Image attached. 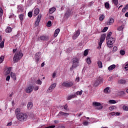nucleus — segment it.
<instances>
[{"label":"nucleus","mask_w":128,"mask_h":128,"mask_svg":"<svg viewBox=\"0 0 128 128\" xmlns=\"http://www.w3.org/2000/svg\"><path fill=\"white\" fill-rule=\"evenodd\" d=\"M125 16H126V18H128V12H127L126 13V14H125Z\"/></svg>","instance_id":"64"},{"label":"nucleus","mask_w":128,"mask_h":128,"mask_svg":"<svg viewBox=\"0 0 128 128\" xmlns=\"http://www.w3.org/2000/svg\"><path fill=\"white\" fill-rule=\"evenodd\" d=\"M38 14H40V9H38V8L35 9V10H34V16H38Z\"/></svg>","instance_id":"20"},{"label":"nucleus","mask_w":128,"mask_h":128,"mask_svg":"<svg viewBox=\"0 0 128 128\" xmlns=\"http://www.w3.org/2000/svg\"><path fill=\"white\" fill-rule=\"evenodd\" d=\"M36 84H42V80H38L36 81Z\"/></svg>","instance_id":"40"},{"label":"nucleus","mask_w":128,"mask_h":128,"mask_svg":"<svg viewBox=\"0 0 128 128\" xmlns=\"http://www.w3.org/2000/svg\"><path fill=\"white\" fill-rule=\"evenodd\" d=\"M76 94L70 95L68 96V100H70L72 98H76Z\"/></svg>","instance_id":"24"},{"label":"nucleus","mask_w":128,"mask_h":128,"mask_svg":"<svg viewBox=\"0 0 128 128\" xmlns=\"http://www.w3.org/2000/svg\"><path fill=\"white\" fill-rule=\"evenodd\" d=\"M48 36H40V38H38V40H48Z\"/></svg>","instance_id":"13"},{"label":"nucleus","mask_w":128,"mask_h":128,"mask_svg":"<svg viewBox=\"0 0 128 128\" xmlns=\"http://www.w3.org/2000/svg\"><path fill=\"white\" fill-rule=\"evenodd\" d=\"M20 112H21L20 108H18L16 109L15 114H16V115L18 114H20Z\"/></svg>","instance_id":"31"},{"label":"nucleus","mask_w":128,"mask_h":128,"mask_svg":"<svg viewBox=\"0 0 128 128\" xmlns=\"http://www.w3.org/2000/svg\"><path fill=\"white\" fill-rule=\"evenodd\" d=\"M24 14H20L18 16L19 18H20V20H21V22H22V20H24Z\"/></svg>","instance_id":"28"},{"label":"nucleus","mask_w":128,"mask_h":128,"mask_svg":"<svg viewBox=\"0 0 128 128\" xmlns=\"http://www.w3.org/2000/svg\"><path fill=\"white\" fill-rule=\"evenodd\" d=\"M12 126V122H10L6 125L7 126Z\"/></svg>","instance_id":"58"},{"label":"nucleus","mask_w":128,"mask_h":128,"mask_svg":"<svg viewBox=\"0 0 128 128\" xmlns=\"http://www.w3.org/2000/svg\"><path fill=\"white\" fill-rule=\"evenodd\" d=\"M76 94L77 96H82V90H81L80 91H78L76 92Z\"/></svg>","instance_id":"33"},{"label":"nucleus","mask_w":128,"mask_h":128,"mask_svg":"<svg viewBox=\"0 0 128 128\" xmlns=\"http://www.w3.org/2000/svg\"><path fill=\"white\" fill-rule=\"evenodd\" d=\"M18 12H22V10H24V8L22 6V5H19L17 7Z\"/></svg>","instance_id":"21"},{"label":"nucleus","mask_w":128,"mask_h":128,"mask_svg":"<svg viewBox=\"0 0 128 128\" xmlns=\"http://www.w3.org/2000/svg\"><path fill=\"white\" fill-rule=\"evenodd\" d=\"M124 68L125 70H126V68H128V63L126 64Z\"/></svg>","instance_id":"63"},{"label":"nucleus","mask_w":128,"mask_h":128,"mask_svg":"<svg viewBox=\"0 0 128 128\" xmlns=\"http://www.w3.org/2000/svg\"><path fill=\"white\" fill-rule=\"evenodd\" d=\"M114 68H116V66L114 64L111 65L108 68V70H114Z\"/></svg>","instance_id":"27"},{"label":"nucleus","mask_w":128,"mask_h":128,"mask_svg":"<svg viewBox=\"0 0 128 128\" xmlns=\"http://www.w3.org/2000/svg\"><path fill=\"white\" fill-rule=\"evenodd\" d=\"M68 116V113L60 112L57 115V116Z\"/></svg>","instance_id":"15"},{"label":"nucleus","mask_w":128,"mask_h":128,"mask_svg":"<svg viewBox=\"0 0 128 128\" xmlns=\"http://www.w3.org/2000/svg\"><path fill=\"white\" fill-rule=\"evenodd\" d=\"M22 56H24V54L22 50L16 51L13 58L14 62H18L20 60Z\"/></svg>","instance_id":"3"},{"label":"nucleus","mask_w":128,"mask_h":128,"mask_svg":"<svg viewBox=\"0 0 128 128\" xmlns=\"http://www.w3.org/2000/svg\"><path fill=\"white\" fill-rule=\"evenodd\" d=\"M71 62L72 63V67L70 68V70H72V68H76L80 66V59L76 57L72 58Z\"/></svg>","instance_id":"4"},{"label":"nucleus","mask_w":128,"mask_h":128,"mask_svg":"<svg viewBox=\"0 0 128 128\" xmlns=\"http://www.w3.org/2000/svg\"><path fill=\"white\" fill-rule=\"evenodd\" d=\"M56 72H54V73L52 74V78H56Z\"/></svg>","instance_id":"48"},{"label":"nucleus","mask_w":128,"mask_h":128,"mask_svg":"<svg viewBox=\"0 0 128 128\" xmlns=\"http://www.w3.org/2000/svg\"><path fill=\"white\" fill-rule=\"evenodd\" d=\"M56 8H52L49 10V12L50 14H54V12H56Z\"/></svg>","instance_id":"26"},{"label":"nucleus","mask_w":128,"mask_h":128,"mask_svg":"<svg viewBox=\"0 0 128 128\" xmlns=\"http://www.w3.org/2000/svg\"><path fill=\"white\" fill-rule=\"evenodd\" d=\"M10 76H7V77L6 78V80H7V82H8V80H10Z\"/></svg>","instance_id":"53"},{"label":"nucleus","mask_w":128,"mask_h":128,"mask_svg":"<svg viewBox=\"0 0 128 128\" xmlns=\"http://www.w3.org/2000/svg\"><path fill=\"white\" fill-rule=\"evenodd\" d=\"M56 86V83L51 84L49 88L48 89L47 92H52Z\"/></svg>","instance_id":"9"},{"label":"nucleus","mask_w":128,"mask_h":128,"mask_svg":"<svg viewBox=\"0 0 128 128\" xmlns=\"http://www.w3.org/2000/svg\"><path fill=\"white\" fill-rule=\"evenodd\" d=\"M116 107L115 106H113L110 107L109 110H116Z\"/></svg>","instance_id":"42"},{"label":"nucleus","mask_w":128,"mask_h":128,"mask_svg":"<svg viewBox=\"0 0 128 128\" xmlns=\"http://www.w3.org/2000/svg\"><path fill=\"white\" fill-rule=\"evenodd\" d=\"M125 10H128V4H126L125 7L124 8Z\"/></svg>","instance_id":"62"},{"label":"nucleus","mask_w":128,"mask_h":128,"mask_svg":"<svg viewBox=\"0 0 128 128\" xmlns=\"http://www.w3.org/2000/svg\"><path fill=\"white\" fill-rule=\"evenodd\" d=\"M42 54V52H38L36 54H35V57H36V61L37 62H38L40 60V56Z\"/></svg>","instance_id":"16"},{"label":"nucleus","mask_w":128,"mask_h":128,"mask_svg":"<svg viewBox=\"0 0 128 128\" xmlns=\"http://www.w3.org/2000/svg\"><path fill=\"white\" fill-rule=\"evenodd\" d=\"M10 76L12 78H13V80H16V74L12 72H10Z\"/></svg>","instance_id":"25"},{"label":"nucleus","mask_w":128,"mask_h":128,"mask_svg":"<svg viewBox=\"0 0 128 128\" xmlns=\"http://www.w3.org/2000/svg\"><path fill=\"white\" fill-rule=\"evenodd\" d=\"M49 18L50 20H53L54 19V16H50Z\"/></svg>","instance_id":"54"},{"label":"nucleus","mask_w":128,"mask_h":128,"mask_svg":"<svg viewBox=\"0 0 128 128\" xmlns=\"http://www.w3.org/2000/svg\"><path fill=\"white\" fill-rule=\"evenodd\" d=\"M10 72H12V67L8 68L5 70V74H10Z\"/></svg>","instance_id":"18"},{"label":"nucleus","mask_w":128,"mask_h":128,"mask_svg":"<svg viewBox=\"0 0 128 128\" xmlns=\"http://www.w3.org/2000/svg\"><path fill=\"white\" fill-rule=\"evenodd\" d=\"M126 10L125 8H123L122 9V12H126Z\"/></svg>","instance_id":"61"},{"label":"nucleus","mask_w":128,"mask_h":128,"mask_svg":"<svg viewBox=\"0 0 128 128\" xmlns=\"http://www.w3.org/2000/svg\"><path fill=\"white\" fill-rule=\"evenodd\" d=\"M122 108H123V110H124L128 111V106H126V105H124V106H122Z\"/></svg>","instance_id":"34"},{"label":"nucleus","mask_w":128,"mask_h":128,"mask_svg":"<svg viewBox=\"0 0 128 128\" xmlns=\"http://www.w3.org/2000/svg\"><path fill=\"white\" fill-rule=\"evenodd\" d=\"M4 56H0V64H2V62H4Z\"/></svg>","instance_id":"30"},{"label":"nucleus","mask_w":128,"mask_h":128,"mask_svg":"<svg viewBox=\"0 0 128 128\" xmlns=\"http://www.w3.org/2000/svg\"><path fill=\"white\" fill-rule=\"evenodd\" d=\"M110 104H116V102L114 100H109Z\"/></svg>","instance_id":"51"},{"label":"nucleus","mask_w":128,"mask_h":128,"mask_svg":"<svg viewBox=\"0 0 128 128\" xmlns=\"http://www.w3.org/2000/svg\"><path fill=\"white\" fill-rule=\"evenodd\" d=\"M28 16L29 18H32V12H28Z\"/></svg>","instance_id":"45"},{"label":"nucleus","mask_w":128,"mask_h":128,"mask_svg":"<svg viewBox=\"0 0 128 128\" xmlns=\"http://www.w3.org/2000/svg\"><path fill=\"white\" fill-rule=\"evenodd\" d=\"M12 28L10 26H8L5 30L7 34H10V32H12Z\"/></svg>","instance_id":"23"},{"label":"nucleus","mask_w":128,"mask_h":128,"mask_svg":"<svg viewBox=\"0 0 128 128\" xmlns=\"http://www.w3.org/2000/svg\"><path fill=\"white\" fill-rule=\"evenodd\" d=\"M126 82V80H118V83L124 84Z\"/></svg>","instance_id":"36"},{"label":"nucleus","mask_w":128,"mask_h":128,"mask_svg":"<svg viewBox=\"0 0 128 128\" xmlns=\"http://www.w3.org/2000/svg\"><path fill=\"white\" fill-rule=\"evenodd\" d=\"M3 14H4V11L2 10V8H0V16H2Z\"/></svg>","instance_id":"41"},{"label":"nucleus","mask_w":128,"mask_h":128,"mask_svg":"<svg viewBox=\"0 0 128 128\" xmlns=\"http://www.w3.org/2000/svg\"><path fill=\"white\" fill-rule=\"evenodd\" d=\"M80 34V32L78 30H77L76 32L72 36V38L73 40H76L78 38Z\"/></svg>","instance_id":"10"},{"label":"nucleus","mask_w":128,"mask_h":128,"mask_svg":"<svg viewBox=\"0 0 128 128\" xmlns=\"http://www.w3.org/2000/svg\"><path fill=\"white\" fill-rule=\"evenodd\" d=\"M4 41H2L0 43V48H4Z\"/></svg>","instance_id":"38"},{"label":"nucleus","mask_w":128,"mask_h":128,"mask_svg":"<svg viewBox=\"0 0 128 128\" xmlns=\"http://www.w3.org/2000/svg\"><path fill=\"white\" fill-rule=\"evenodd\" d=\"M102 80H103L102 78H99L97 80H95L94 82V86H99L100 83L102 82Z\"/></svg>","instance_id":"12"},{"label":"nucleus","mask_w":128,"mask_h":128,"mask_svg":"<svg viewBox=\"0 0 128 128\" xmlns=\"http://www.w3.org/2000/svg\"><path fill=\"white\" fill-rule=\"evenodd\" d=\"M60 28H57L55 30L54 35V38H56L58 36V34H60Z\"/></svg>","instance_id":"17"},{"label":"nucleus","mask_w":128,"mask_h":128,"mask_svg":"<svg viewBox=\"0 0 128 128\" xmlns=\"http://www.w3.org/2000/svg\"><path fill=\"white\" fill-rule=\"evenodd\" d=\"M124 30V27H122V26H120L118 28V30L120 31L122 30Z\"/></svg>","instance_id":"46"},{"label":"nucleus","mask_w":128,"mask_h":128,"mask_svg":"<svg viewBox=\"0 0 128 128\" xmlns=\"http://www.w3.org/2000/svg\"><path fill=\"white\" fill-rule=\"evenodd\" d=\"M40 20H42V14H39L36 17V20L35 22V24H34V28H36V26L40 24Z\"/></svg>","instance_id":"7"},{"label":"nucleus","mask_w":128,"mask_h":128,"mask_svg":"<svg viewBox=\"0 0 128 128\" xmlns=\"http://www.w3.org/2000/svg\"><path fill=\"white\" fill-rule=\"evenodd\" d=\"M64 109H65L66 110H68V105H67V104H66V105L64 106Z\"/></svg>","instance_id":"57"},{"label":"nucleus","mask_w":128,"mask_h":128,"mask_svg":"<svg viewBox=\"0 0 128 128\" xmlns=\"http://www.w3.org/2000/svg\"><path fill=\"white\" fill-rule=\"evenodd\" d=\"M104 92L105 94H110V87H107L104 90Z\"/></svg>","instance_id":"19"},{"label":"nucleus","mask_w":128,"mask_h":128,"mask_svg":"<svg viewBox=\"0 0 128 128\" xmlns=\"http://www.w3.org/2000/svg\"><path fill=\"white\" fill-rule=\"evenodd\" d=\"M88 54V50H86L84 52V56H86Z\"/></svg>","instance_id":"44"},{"label":"nucleus","mask_w":128,"mask_h":128,"mask_svg":"<svg viewBox=\"0 0 128 128\" xmlns=\"http://www.w3.org/2000/svg\"><path fill=\"white\" fill-rule=\"evenodd\" d=\"M116 50H118V48L116 46H114L113 48V50H112L113 52H116Z\"/></svg>","instance_id":"50"},{"label":"nucleus","mask_w":128,"mask_h":128,"mask_svg":"<svg viewBox=\"0 0 128 128\" xmlns=\"http://www.w3.org/2000/svg\"><path fill=\"white\" fill-rule=\"evenodd\" d=\"M125 54H126V52H124V50H120V54H121V56H124Z\"/></svg>","instance_id":"37"},{"label":"nucleus","mask_w":128,"mask_h":128,"mask_svg":"<svg viewBox=\"0 0 128 128\" xmlns=\"http://www.w3.org/2000/svg\"><path fill=\"white\" fill-rule=\"evenodd\" d=\"M82 113L80 112V114H77L76 116H78V118H80V116H82Z\"/></svg>","instance_id":"59"},{"label":"nucleus","mask_w":128,"mask_h":128,"mask_svg":"<svg viewBox=\"0 0 128 128\" xmlns=\"http://www.w3.org/2000/svg\"><path fill=\"white\" fill-rule=\"evenodd\" d=\"M74 86V82L72 81H65L62 84V88H72Z\"/></svg>","instance_id":"5"},{"label":"nucleus","mask_w":128,"mask_h":128,"mask_svg":"<svg viewBox=\"0 0 128 128\" xmlns=\"http://www.w3.org/2000/svg\"><path fill=\"white\" fill-rule=\"evenodd\" d=\"M112 36V32H109L106 37V40L107 42V46L108 48H112L114 46V43L116 42V38H110Z\"/></svg>","instance_id":"1"},{"label":"nucleus","mask_w":128,"mask_h":128,"mask_svg":"<svg viewBox=\"0 0 128 128\" xmlns=\"http://www.w3.org/2000/svg\"><path fill=\"white\" fill-rule=\"evenodd\" d=\"M39 88H40V87H38V86H35L34 88V90H38Z\"/></svg>","instance_id":"56"},{"label":"nucleus","mask_w":128,"mask_h":128,"mask_svg":"<svg viewBox=\"0 0 128 128\" xmlns=\"http://www.w3.org/2000/svg\"><path fill=\"white\" fill-rule=\"evenodd\" d=\"M47 26L48 28H50V26H52V21H48L47 23Z\"/></svg>","instance_id":"39"},{"label":"nucleus","mask_w":128,"mask_h":128,"mask_svg":"<svg viewBox=\"0 0 128 128\" xmlns=\"http://www.w3.org/2000/svg\"><path fill=\"white\" fill-rule=\"evenodd\" d=\"M119 126H120V128H124L125 126H126L124 125V124H120V123H119Z\"/></svg>","instance_id":"52"},{"label":"nucleus","mask_w":128,"mask_h":128,"mask_svg":"<svg viewBox=\"0 0 128 128\" xmlns=\"http://www.w3.org/2000/svg\"><path fill=\"white\" fill-rule=\"evenodd\" d=\"M16 118L19 122H26L28 118V114L26 113L20 112L16 114Z\"/></svg>","instance_id":"2"},{"label":"nucleus","mask_w":128,"mask_h":128,"mask_svg":"<svg viewBox=\"0 0 128 128\" xmlns=\"http://www.w3.org/2000/svg\"><path fill=\"white\" fill-rule=\"evenodd\" d=\"M99 20H100V22H102V20H104V15H102V14L100 16Z\"/></svg>","instance_id":"32"},{"label":"nucleus","mask_w":128,"mask_h":128,"mask_svg":"<svg viewBox=\"0 0 128 128\" xmlns=\"http://www.w3.org/2000/svg\"><path fill=\"white\" fill-rule=\"evenodd\" d=\"M110 114L111 116H115V114H116V112H112L110 113Z\"/></svg>","instance_id":"60"},{"label":"nucleus","mask_w":128,"mask_h":128,"mask_svg":"<svg viewBox=\"0 0 128 128\" xmlns=\"http://www.w3.org/2000/svg\"><path fill=\"white\" fill-rule=\"evenodd\" d=\"M86 62L87 64H90V58H88L87 59H86Z\"/></svg>","instance_id":"43"},{"label":"nucleus","mask_w":128,"mask_h":128,"mask_svg":"<svg viewBox=\"0 0 128 128\" xmlns=\"http://www.w3.org/2000/svg\"><path fill=\"white\" fill-rule=\"evenodd\" d=\"M92 106H95L96 110H102V106L100 102H94L92 103Z\"/></svg>","instance_id":"8"},{"label":"nucleus","mask_w":128,"mask_h":128,"mask_svg":"<svg viewBox=\"0 0 128 128\" xmlns=\"http://www.w3.org/2000/svg\"><path fill=\"white\" fill-rule=\"evenodd\" d=\"M112 2H114V4H115V6H117L118 2V0H112Z\"/></svg>","instance_id":"49"},{"label":"nucleus","mask_w":128,"mask_h":128,"mask_svg":"<svg viewBox=\"0 0 128 128\" xmlns=\"http://www.w3.org/2000/svg\"><path fill=\"white\" fill-rule=\"evenodd\" d=\"M32 90H34V87L32 86H28L26 89V92L27 94H30V92H32Z\"/></svg>","instance_id":"11"},{"label":"nucleus","mask_w":128,"mask_h":128,"mask_svg":"<svg viewBox=\"0 0 128 128\" xmlns=\"http://www.w3.org/2000/svg\"><path fill=\"white\" fill-rule=\"evenodd\" d=\"M106 34H103L101 36L100 38V42H98V50H100L102 48V42H104V40H106Z\"/></svg>","instance_id":"6"},{"label":"nucleus","mask_w":128,"mask_h":128,"mask_svg":"<svg viewBox=\"0 0 128 128\" xmlns=\"http://www.w3.org/2000/svg\"><path fill=\"white\" fill-rule=\"evenodd\" d=\"M84 126H88V121H85L84 122Z\"/></svg>","instance_id":"55"},{"label":"nucleus","mask_w":128,"mask_h":128,"mask_svg":"<svg viewBox=\"0 0 128 128\" xmlns=\"http://www.w3.org/2000/svg\"><path fill=\"white\" fill-rule=\"evenodd\" d=\"M108 27H104V28L103 30H102V32H106V30H108Z\"/></svg>","instance_id":"47"},{"label":"nucleus","mask_w":128,"mask_h":128,"mask_svg":"<svg viewBox=\"0 0 128 128\" xmlns=\"http://www.w3.org/2000/svg\"><path fill=\"white\" fill-rule=\"evenodd\" d=\"M97 64H98V66H99L100 68H102V62L98 60V61Z\"/></svg>","instance_id":"29"},{"label":"nucleus","mask_w":128,"mask_h":128,"mask_svg":"<svg viewBox=\"0 0 128 128\" xmlns=\"http://www.w3.org/2000/svg\"><path fill=\"white\" fill-rule=\"evenodd\" d=\"M114 22V20L112 18H110L109 20L106 22V24L107 26H112Z\"/></svg>","instance_id":"14"},{"label":"nucleus","mask_w":128,"mask_h":128,"mask_svg":"<svg viewBox=\"0 0 128 128\" xmlns=\"http://www.w3.org/2000/svg\"><path fill=\"white\" fill-rule=\"evenodd\" d=\"M32 102H29L27 105V108H28V110H32Z\"/></svg>","instance_id":"22"},{"label":"nucleus","mask_w":128,"mask_h":128,"mask_svg":"<svg viewBox=\"0 0 128 128\" xmlns=\"http://www.w3.org/2000/svg\"><path fill=\"white\" fill-rule=\"evenodd\" d=\"M106 8H110V4L108 2H106L104 4Z\"/></svg>","instance_id":"35"}]
</instances>
